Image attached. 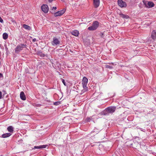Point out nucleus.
<instances>
[{
    "label": "nucleus",
    "instance_id": "1",
    "mask_svg": "<svg viewBox=\"0 0 156 156\" xmlns=\"http://www.w3.org/2000/svg\"><path fill=\"white\" fill-rule=\"evenodd\" d=\"M115 106H110L106 108L103 112L102 114L105 115H108L109 113H114L116 109Z\"/></svg>",
    "mask_w": 156,
    "mask_h": 156
},
{
    "label": "nucleus",
    "instance_id": "2",
    "mask_svg": "<svg viewBox=\"0 0 156 156\" xmlns=\"http://www.w3.org/2000/svg\"><path fill=\"white\" fill-rule=\"evenodd\" d=\"M88 79L86 77H84L83 78L82 83L83 89L82 90L83 93H84L88 90V88L87 87L88 83Z\"/></svg>",
    "mask_w": 156,
    "mask_h": 156
},
{
    "label": "nucleus",
    "instance_id": "3",
    "mask_svg": "<svg viewBox=\"0 0 156 156\" xmlns=\"http://www.w3.org/2000/svg\"><path fill=\"white\" fill-rule=\"evenodd\" d=\"M27 45L24 44H20L17 46L15 49V52L16 54H19V52L24 48H26Z\"/></svg>",
    "mask_w": 156,
    "mask_h": 156
},
{
    "label": "nucleus",
    "instance_id": "4",
    "mask_svg": "<svg viewBox=\"0 0 156 156\" xmlns=\"http://www.w3.org/2000/svg\"><path fill=\"white\" fill-rule=\"evenodd\" d=\"M99 26V23L97 21L94 22L91 26L88 27V29L90 30H96Z\"/></svg>",
    "mask_w": 156,
    "mask_h": 156
},
{
    "label": "nucleus",
    "instance_id": "5",
    "mask_svg": "<svg viewBox=\"0 0 156 156\" xmlns=\"http://www.w3.org/2000/svg\"><path fill=\"white\" fill-rule=\"evenodd\" d=\"M60 43V41L56 37H54L52 41L51 42V44L53 46L58 45Z\"/></svg>",
    "mask_w": 156,
    "mask_h": 156
},
{
    "label": "nucleus",
    "instance_id": "6",
    "mask_svg": "<svg viewBox=\"0 0 156 156\" xmlns=\"http://www.w3.org/2000/svg\"><path fill=\"white\" fill-rule=\"evenodd\" d=\"M41 9L42 11L45 13H47L48 11V7L47 5L43 4L41 6Z\"/></svg>",
    "mask_w": 156,
    "mask_h": 156
},
{
    "label": "nucleus",
    "instance_id": "7",
    "mask_svg": "<svg viewBox=\"0 0 156 156\" xmlns=\"http://www.w3.org/2000/svg\"><path fill=\"white\" fill-rule=\"evenodd\" d=\"M118 3L119 5L121 8L125 7L126 6V2L122 0H118Z\"/></svg>",
    "mask_w": 156,
    "mask_h": 156
},
{
    "label": "nucleus",
    "instance_id": "8",
    "mask_svg": "<svg viewBox=\"0 0 156 156\" xmlns=\"http://www.w3.org/2000/svg\"><path fill=\"white\" fill-rule=\"evenodd\" d=\"M65 10L63 9L61 10L58 11L54 13V16L55 17L58 16H61L65 12Z\"/></svg>",
    "mask_w": 156,
    "mask_h": 156
},
{
    "label": "nucleus",
    "instance_id": "9",
    "mask_svg": "<svg viewBox=\"0 0 156 156\" xmlns=\"http://www.w3.org/2000/svg\"><path fill=\"white\" fill-rule=\"evenodd\" d=\"M93 5L95 8L98 7L100 5V0H93Z\"/></svg>",
    "mask_w": 156,
    "mask_h": 156
},
{
    "label": "nucleus",
    "instance_id": "10",
    "mask_svg": "<svg viewBox=\"0 0 156 156\" xmlns=\"http://www.w3.org/2000/svg\"><path fill=\"white\" fill-rule=\"evenodd\" d=\"M145 5H146V7L148 8H151L153 7L154 5V3L152 2H147V5L145 4H144Z\"/></svg>",
    "mask_w": 156,
    "mask_h": 156
},
{
    "label": "nucleus",
    "instance_id": "11",
    "mask_svg": "<svg viewBox=\"0 0 156 156\" xmlns=\"http://www.w3.org/2000/svg\"><path fill=\"white\" fill-rule=\"evenodd\" d=\"M48 145H40L39 146H35L34 147L33 149H41L45 148L47 147Z\"/></svg>",
    "mask_w": 156,
    "mask_h": 156
},
{
    "label": "nucleus",
    "instance_id": "12",
    "mask_svg": "<svg viewBox=\"0 0 156 156\" xmlns=\"http://www.w3.org/2000/svg\"><path fill=\"white\" fill-rule=\"evenodd\" d=\"M20 98L23 100H25L26 99V97L23 92L21 91L20 94Z\"/></svg>",
    "mask_w": 156,
    "mask_h": 156
},
{
    "label": "nucleus",
    "instance_id": "13",
    "mask_svg": "<svg viewBox=\"0 0 156 156\" xmlns=\"http://www.w3.org/2000/svg\"><path fill=\"white\" fill-rule=\"evenodd\" d=\"M151 37L154 40L156 39V30H154L152 31Z\"/></svg>",
    "mask_w": 156,
    "mask_h": 156
},
{
    "label": "nucleus",
    "instance_id": "14",
    "mask_svg": "<svg viewBox=\"0 0 156 156\" xmlns=\"http://www.w3.org/2000/svg\"><path fill=\"white\" fill-rule=\"evenodd\" d=\"M71 34L75 36H78L79 34V31L76 30H75L72 31Z\"/></svg>",
    "mask_w": 156,
    "mask_h": 156
},
{
    "label": "nucleus",
    "instance_id": "15",
    "mask_svg": "<svg viewBox=\"0 0 156 156\" xmlns=\"http://www.w3.org/2000/svg\"><path fill=\"white\" fill-rule=\"evenodd\" d=\"M23 27L25 29L28 30H30L31 29V27L30 26L25 24H23Z\"/></svg>",
    "mask_w": 156,
    "mask_h": 156
},
{
    "label": "nucleus",
    "instance_id": "16",
    "mask_svg": "<svg viewBox=\"0 0 156 156\" xmlns=\"http://www.w3.org/2000/svg\"><path fill=\"white\" fill-rule=\"evenodd\" d=\"M11 134L10 133H5L3 134L2 135V137L3 138H5L10 136Z\"/></svg>",
    "mask_w": 156,
    "mask_h": 156
},
{
    "label": "nucleus",
    "instance_id": "17",
    "mask_svg": "<svg viewBox=\"0 0 156 156\" xmlns=\"http://www.w3.org/2000/svg\"><path fill=\"white\" fill-rule=\"evenodd\" d=\"M8 131L11 133L13 132V128L12 126H9L7 128Z\"/></svg>",
    "mask_w": 156,
    "mask_h": 156
},
{
    "label": "nucleus",
    "instance_id": "18",
    "mask_svg": "<svg viewBox=\"0 0 156 156\" xmlns=\"http://www.w3.org/2000/svg\"><path fill=\"white\" fill-rule=\"evenodd\" d=\"M3 38L4 40H6L7 39L8 37V34L7 33H5L3 34Z\"/></svg>",
    "mask_w": 156,
    "mask_h": 156
},
{
    "label": "nucleus",
    "instance_id": "19",
    "mask_svg": "<svg viewBox=\"0 0 156 156\" xmlns=\"http://www.w3.org/2000/svg\"><path fill=\"white\" fill-rule=\"evenodd\" d=\"M120 15L121 16V17L123 18L127 19L129 18V16L128 15H126L123 14L121 13L120 14Z\"/></svg>",
    "mask_w": 156,
    "mask_h": 156
},
{
    "label": "nucleus",
    "instance_id": "20",
    "mask_svg": "<svg viewBox=\"0 0 156 156\" xmlns=\"http://www.w3.org/2000/svg\"><path fill=\"white\" fill-rule=\"evenodd\" d=\"M37 54L40 56L41 57H44L45 56V55L43 54L42 52H38Z\"/></svg>",
    "mask_w": 156,
    "mask_h": 156
},
{
    "label": "nucleus",
    "instance_id": "21",
    "mask_svg": "<svg viewBox=\"0 0 156 156\" xmlns=\"http://www.w3.org/2000/svg\"><path fill=\"white\" fill-rule=\"evenodd\" d=\"M60 101H57L55 102L54 103V105H58L59 104H60Z\"/></svg>",
    "mask_w": 156,
    "mask_h": 156
},
{
    "label": "nucleus",
    "instance_id": "22",
    "mask_svg": "<svg viewBox=\"0 0 156 156\" xmlns=\"http://www.w3.org/2000/svg\"><path fill=\"white\" fill-rule=\"evenodd\" d=\"M91 119V117H87L86 119V120L87 122H90V121Z\"/></svg>",
    "mask_w": 156,
    "mask_h": 156
},
{
    "label": "nucleus",
    "instance_id": "23",
    "mask_svg": "<svg viewBox=\"0 0 156 156\" xmlns=\"http://www.w3.org/2000/svg\"><path fill=\"white\" fill-rule=\"evenodd\" d=\"M61 80H62V83H63V84H64V85L65 86H66V83L65 82V80L63 79H61Z\"/></svg>",
    "mask_w": 156,
    "mask_h": 156
},
{
    "label": "nucleus",
    "instance_id": "24",
    "mask_svg": "<svg viewBox=\"0 0 156 156\" xmlns=\"http://www.w3.org/2000/svg\"><path fill=\"white\" fill-rule=\"evenodd\" d=\"M105 66L106 68H108L111 69L112 68V66H109V65H105Z\"/></svg>",
    "mask_w": 156,
    "mask_h": 156
},
{
    "label": "nucleus",
    "instance_id": "25",
    "mask_svg": "<svg viewBox=\"0 0 156 156\" xmlns=\"http://www.w3.org/2000/svg\"><path fill=\"white\" fill-rule=\"evenodd\" d=\"M2 97V93L0 91V99Z\"/></svg>",
    "mask_w": 156,
    "mask_h": 156
},
{
    "label": "nucleus",
    "instance_id": "26",
    "mask_svg": "<svg viewBox=\"0 0 156 156\" xmlns=\"http://www.w3.org/2000/svg\"><path fill=\"white\" fill-rule=\"evenodd\" d=\"M57 9V8L56 7H53V8L52 9V10H53V9L55 10Z\"/></svg>",
    "mask_w": 156,
    "mask_h": 156
},
{
    "label": "nucleus",
    "instance_id": "27",
    "mask_svg": "<svg viewBox=\"0 0 156 156\" xmlns=\"http://www.w3.org/2000/svg\"><path fill=\"white\" fill-rule=\"evenodd\" d=\"M32 41L34 42H35L36 41V38H34Z\"/></svg>",
    "mask_w": 156,
    "mask_h": 156
},
{
    "label": "nucleus",
    "instance_id": "28",
    "mask_svg": "<svg viewBox=\"0 0 156 156\" xmlns=\"http://www.w3.org/2000/svg\"><path fill=\"white\" fill-rule=\"evenodd\" d=\"M3 77L2 74L0 73V78L2 77Z\"/></svg>",
    "mask_w": 156,
    "mask_h": 156
},
{
    "label": "nucleus",
    "instance_id": "29",
    "mask_svg": "<svg viewBox=\"0 0 156 156\" xmlns=\"http://www.w3.org/2000/svg\"><path fill=\"white\" fill-rule=\"evenodd\" d=\"M53 0H48V1L49 2H51L53 1Z\"/></svg>",
    "mask_w": 156,
    "mask_h": 156
},
{
    "label": "nucleus",
    "instance_id": "30",
    "mask_svg": "<svg viewBox=\"0 0 156 156\" xmlns=\"http://www.w3.org/2000/svg\"><path fill=\"white\" fill-rule=\"evenodd\" d=\"M103 33H101V37H103Z\"/></svg>",
    "mask_w": 156,
    "mask_h": 156
},
{
    "label": "nucleus",
    "instance_id": "31",
    "mask_svg": "<svg viewBox=\"0 0 156 156\" xmlns=\"http://www.w3.org/2000/svg\"><path fill=\"white\" fill-rule=\"evenodd\" d=\"M95 129H94V132H95Z\"/></svg>",
    "mask_w": 156,
    "mask_h": 156
},
{
    "label": "nucleus",
    "instance_id": "32",
    "mask_svg": "<svg viewBox=\"0 0 156 156\" xmlns=\"http://www.w3.org/2000/svg\"><path fill=\"white\" fill-rule=\"evenodd\" d=\"M99 131H98L97 132H96V133H97Z\"/></svg>",
    "mask_w": 156,
    "mask_h": 156
}]
</instances>
